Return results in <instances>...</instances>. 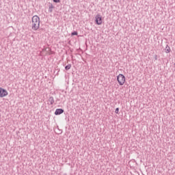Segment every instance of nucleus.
<instances>
[{"label":"nucleus","mask_w":175,"mask_h":175,"mask_svg":"<svg viewBox=\"0 0 175 175\" xmlns=\"http://www.w3.org/2000/svg\"><path fill=\"white\" fill-rule=\"evenodd\" d=\"M166 53H170V48H168V49L166 50Z\"/></svg>","instance_id":"9d476101"},{"label":"nucleus","mask_w":175,"mask_h":175,"mask_svg":"<svg viewBox=\"0 0 175 175\" xmlns=\"http://www.w3.org/2000/svg\"><path fill=\"white\" fill-rule=\"evenodd\" d=\"M53 2L55 3H59L60 1L59 0H53Z\"/></svg>","instance_id":"1a4fd4ad"},{"label":"nucleus","mask_w":175,"mask_h":175,"mask_svg":"<svg viewBox=\"0 0 175 175\" xmlns=\"http://www.w3.org/2000/svg\"><path fill=\"white\" fill-rule=\"evenodd\" d=\"M115 113H116V114H119V113H120V109H119V108H116V110H115Z\"/></svg>","instance_id":"6e6552de"},{"label":"nucleus","mask_w":175,"mask_h":175,"mask_svg":"<svg viewBox=\"0 0 175 175\" xmlns=\"http://www.w3.org/2000/svg\"><path fill=\"white\" fill-rule=\"evenodd\" d=\"M95 22L97 25H102L103 23V19L102 18V16H100V14H97L95 16Z\"/></svg>","instance_id":"7ed1b4c3"},{"label":"nucleus","mask_w":175,"mask_h":175,"mask_svg":"<svg viewBox=\"0 0 175 175\" xmlns=\"http://www.w3.org/2000/svg\"><path fill=\"white\" fill-rule=\"evenodd\" d=\"M8 90L0 88V98H5V96H8Z\"/></svg>","instance_id":"20e7f679"},{"label":"nucleus","mask_w":175,"mask_h":175,"mask_svg":"<svg viewBox=\"0 0 175 175\" xmlns=\"http://www.w3.org/2000/svg\"><path fill=\"white\" fill-rule=\"evenodd\" d=\"M51 99L52 100V102H51V103L53 104V103H54V98H51Z\"/></svg>","instance_id":"9b49d317"},{"label":"nucleus","mask_w":175,"mask_h":175,"mask_svg":"<svg viewBox=\"0 0 175 175\" xmlns=\"http://www.w3.org/2000/svg\"><path fill=\"white\" fill-rule=\"evenodd\" d=\"M70 68H72V65L68 64L65 67L66 70H69V69H70Z\"/></svg>","instance_id":"423d86ee"},{"label":"nucleus","mask_w":175,"mask_h":175,"mask_svg":"<svg viewBox=\"0 0 175 175\" xmlns=\"http://www.w3.org/2000/svg\"><path fill=\"white\" fill-rule=\"evenodd\" d=\"M117 81L119 85H124V84H125V81H126L125 76H124L122 74H119L117 76Z\"/></svg>","instance_id":"f03ea898"},{"label":"nucleus","mask_w":175,"mask_h":175,"mask_svg":"<svg viewBox=\"0 0 175 175\" xmlns=\"http://www.w3.org/2000/svg\"><path fill=\"white\" fill-rule=\"evenodd\" d=\"M79 35V33L77 31H73L71 33V36H75Z\"/></svg>","instance_id":"0eeeda50"},{"label":"nucleus","mask_w":175,"mask_h":175,"mask_svg":"<svg viewBox=\"0 0 175 175\" xmlns=\"http://www.w3.org/2000/svg\"><path fill=\"white\" fill-rule=\"evenodd\" d=\"M64 113V109H57L55 111V116H59V114H62Z\"/></svg>","instance_id":"39448f33"},{"label":"nucleus","mask_w":175,"mask_h":175,"mask_svg":"<svg viewBox=\"0 0 175 175\" xmlns=\"http://www.w3.org/2000/svg\"><path fill=\"white\" fill-rule=\"evenodd\" d=\"M40 27V18L35 15L31 18V28L33 31H38Z\"/></svg>","instance_id":"f257e3e1"}]
</instances>
